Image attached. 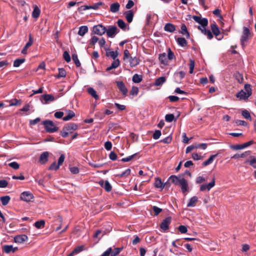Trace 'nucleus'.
<instances>
[{
  "mask_svg": "<svg viewBox=\"0 0 256 256\" xmlns=\"http://www.w3.org/2000/svg\"><path fill=\"white\" fill-rule=\"evenodd\" d=\"M250 34V30L246 27H244L242 34L240 38L241 44L244 46V43L248 40Z\"/></svg>",
  "mask_w": 256,
  "mask_h": 256,
  "instance_id": "20e7f679",
  "label": "nucleus"
},
{
  "mask_svg": "<svg viewBox=\"0 0 256 256\" xmlns=\"http://www.w3.org/2000/svg\"><path fill=\"white\" fill-rule=\"evenodd\" d=\"M245 163L249 164L252 167L256 168V157L250 156V159L246 160Z\"/></svg>",
  "mask_w": 256,
  "mask_h": 256,
  "instance_id": "5701e85b",
  "label": "nucleus"
},
{
  "mask_svg": "<svg viewBox=\"0 0 256 256\" xmlns=\"http://www.w3.org/2000/svg\"><path fill=\"white\" fill-rule=\"evenodd\" d=\"M92 31L96 34L102 36L106 32V28L102 24H98L93 27Z\"/></svg>",
  "mask_w": 256,
  "mask_h": 256,
  "instance_id": "7ed1b4c3",
  "label": "nucleus"
},
{
  "mask_svg": "<svg viewBox=\"0 0 256 256\" xmlns=\"http://www.w3.org/2000/svg\"><path fill=\"white\" fill-rule=\"evenodd\" d=\"M185 74H186L184 72L182 71H180L178 72L175 73L174 76L176 78H180V80H182L184 77Z\"/></svg>",
  "mask_w": 256,
  "mask_h": 256,
  "instance_id": "680f3d73",
  "label": "nucleus"
},
{
  "mask_svg": "<svg viewBox=\"0 0 256 256\" xmlns=\"http://www.w3.org/2000/svg\"><path fill=\"white\" fill-rule=\"evenodd\" d=\"M237 98H240V100L248 99L250 96H248V94L246 93L244 90H241L236 94Z\"/></svg>",
  "mask_w": 256,
  "mask_h": 256,
  "instance_id": "412c9836",
  "label": "nucleus"
},
{
  "mask_svg": "<svg viewBox=\"0 0 256 256\" xmlns=\"http://www.w3.org/2000/svg\"><path fill=\"white\" fill-rule=\"evenodd\" d=\"M164 30L168 32H173L176 30V27L174 24L170 23H168L164 26Z\"/></svg>",
  "mask_w": 256,
  "mask_h": 256,
  "instance_id": "6ab92c4d",
  "label": "nucleus"
},
{
  "mask_svg": "<svg viewBox=\"0 0 256 256\" xmlns=\"http://www.w3.org/2000/svg\"><path fill=\"white\" fill-rule=\"evenodd\" d=\"M178 185L180 186L182 192L183 193H184L187 191L188 188V183L184 178H180V181Z\"/></svg>",
  "mask_w": 256,
  "mask_h": 256,
  "instance_id": "f8f14e48",
  "label": "nucleus"
},
{
  "mask_svg": "<svg viewBox=\"0 0 256 256\" xmlns=\"http://www.w3.org/2000/svg\"><path fill=\"white\" fill-rule=\"evenodd\" d=\"M49 155V153L48 152H42L40 157L39 162L41 164H46L48 160V156Z\"/></svg>",
  "mask_w": 256,
  "mask_h": 256,
  "instance_id": "2eb2a0df",
  "label": "nucleus"
},
{
  "mask_svg": "<svg viewBox=\"0 0 256 256\" xmlns=\"http://www.w3.org/2000/svg\"><path fill=\"white\" fill-rule=\"evenodd\" d=\"M60 168V166H58V164H56V162H52L51 165L49 167L50 170H56Z\"/></svg>",
  "mask_w": 256,
  "mask_h": 256,
  "instance_id": "e2e57ef3",
  "label": "nucleus"
},
{
  "mask_svg": "<svg viewBox=\"0 0 256 256\" xmlns=\"http://www.w3.org/2000/svg\"><path fill=\"white\" fill-rule=\"evenodd\" d=\"M8 166L14 170H18L20 168V164L16 162H12L8 164Z\"/></svg>",
  "mask_w": 256,
  "mask_h": 256,
  "instance_id": "603ef678",
  "label": "nucleus"
},
{
  "mask_svg": "<svg viewBox=\"0 0 256 256\" xmlns=\"http://www.w3.org/2000/svg\"><path fill=\"white\" fill-rule=\"evenodd\" d=\"M120 32L119 30L115 26H109L108 28H106V34L108 37L114 38L116 34Z\"/></svg>",
  "mask_w": 256,
  "mask_h": 256,
  "instance_id": "39448f33",
  "label": "nucleus"
},
{
  "mask_svg": "<svg viewBox=\"0 0 256 256\" xmlns=\"http://www.w3.org/2000/svg\"><path fill=\"white\" fill-rule=\"evenodd\" d=\"M106 51V56H110L114 60L116 59L118 56V53L116 52L110 51L109 49L104 48Z\"/></svg>",
  "mask_w": 256,
  "mask_h": 256,
  "instance_id": "cd10ccee",
  "label": "nucleus"
},
{
  "mask_svg": "<svg viewBox=\"0 0 256 256\" xmlns=\"http://www.w3.org/2000/svg\"><path fill=\"white\" fill-rule=\"evenodd\" d=\"M118 26L123 30H126V24L125 22L122 19H119L117 22Z\"/></svg>",
  "mask_w": 256,
  "mask_h": 256,
  "instance_id": "a19ab883",
  "label": "nucleus"
},
{
  "mask_svg": "<svg viewBox=\"0 0 256 256\" xmlns=\"http://www.w3.org/2000/svg\"><path fill=\"white\" fill-rule=\"evenodd\" d=\"M158 58L162 64H164V65L168 64V58L166 53L164 52L162 54H160Z\"/></svg>",
  "mask_w": 256,
  "mask_h": 256,
  "instance_id": "a878e982",
  "label": "nucleus"
},
{
  "mask_svg": "<svg viewBox=\"0 0 256 256\" xmlns=\"http://www.w3.org/2000/svg\"><path fill=\"white\" fill-rule=\"evenodd\" d=\"M104 188L108 192H110L112 190V186L110 185L108 180H105Z\"/></svg>",
  "mask_w": 256,
  "mask_h": 256,
  "instance_id": "09e8293b",
  "label": "nucleus"
},
{
  "mask_svg": "<svg viewBox=\"0 0 256 256\" xmlns=\"http://www.w3.org/2000/svg\"><path fill=\"white\" fill-rule=\"evenodd\" d=\"M175 58V56L174 55V52L172 51V50L169 48L168 49V58L169 60H172Z\"/></svg>",
  "mask_w": 256,
  "mask_h": 256,
  "instance_id": "338daca9",
  "label": "nucleus"
},
{
  "mask_svg": "<svg viewBox=\"0 0 256 256\" xmlns=\"http://www.w3.org/2000/svg\"><path fill=\"white\" fill-rule=\"evenodd\" d=\"M42 98L45 101L46 104L53 102L57 98H56L53 95L50 94H43L42 96Z\"/></svg>",
  "mask_w": 256,
  "mask_h": 256,
  "instance_id": "dca6fc26",
  "label": "nucleus"
},
{
  "mask_svg": "<svg viewBox=\"0 0 256 256\" xmlns=\"http://www.w3.org/2000/svg\"><path fill=\"white\" fill-rule=\"evenodd\" d=\"M168 181L176 185H178L180 181V178H179L175 175H172L168 179Z\"/></svg>",
  "mask_w": 256,
  "mask_h": 256,
  "instance_id": "bb28decb",
  "label": "nucleus"
},
{
  "mask_svg": "<svg viewBox=\"0 0 256 256\" xmlns=\"http://www.w3.org/2000/svg\"><path fill=\"white\" fill-rule=\"evenodd\" d=\"M10 198L8 196H3L0 198V200L3 206L7 205L10 202Z\"/></svg>",
  "mask_w": 256,
  "mask_h": 256,
  "instance_id": "4c0bfd02",
  "label": "nucleus"
},
{
  "mask_svg": "<svg viewBox=\"0 0 256 256\" xmlns=\"http://www.w3.org/2000/svg\"><path fill=\"white\" fill-rule=\"evenodd\" d=\"M162 134L161 131L160 130H156L152 135V138L154 140L158 139Z\"/></svg>",
  "mask_w": 256,
  "mask_h": 256,
  "instance_id": "4d7b16f0",
  "label": "nucleus"
},
{
  "mask_svg": "<svg viewBox=\"0 0 256 256\" xmlns=\"http://www.w3.org/2000/svg\"><path fill=\"white\" fill-rule=\"evenodd\" d=\"M254 143V141L250 140L246 143L241 144H236V145H232L230 146V148L234 150H239L244 149L250 145H252Z\"/></svg>",
  "mask_w": 256,
  "mask_h": 256,
  "instance_id": "1a4fd4ad",
  "label": "nucleus"
},
{
  "mask_svg": "<svg viewBox=\"0 0 256 256\" xmlns=\"http://www.w3.org/2000/svg\"><path fill=\"white\" fill-rule=\"evenodd\" d=\"M129 62L132 67L135 66L139 64V60L136 56L134 58L131 56L130 58Z\"/></svg>",
  "mask_w": 256,
  "mask_h": 256,
  "instance_id": "e433bc0d",
  "label": "nucleus"
},
{
  "mask_svg": "<svg viewBox=\"0 0 256 256\" xmlns=\"http://www.w3.org/2000/svg\"><path fill=\"white\" fill-rule=\"evenodd\" d=\"M78 126L74 123H70L64 126L60 132V134L63 138H66L69 134H72L74 130H77Z\"/></svg>",
  "mask_w": 256,
  "mask_h": 256,
  "instance_id": "f257e3e1",
  "label": "nucleus"
},
{
  "mask_svg": "<svg viewBox=\"0 0 256 256\" xmlns=\"http://www.w3.org/2000/svg\"><path fill=\"white\" fill-rule=\"evenodd\" d=\"M176 40L178 44L182 47L186 46L188 44L187 41L184 38H178Z\"/></svg>",
  "mask_w": 256,
  "mask_h": 256,
  "instance_id": "c9c22d12",
  "label": "nucleus"
},
{
  "mask_svg": "<svg viewBox=\"0 0 256 256\" xmlns=\"http://www.w3.org/2000/svg\"><path fill=\"white\" fill-rule=\"evenodd\" d=\"M20 104H21L20 100H18L16 98H14L10 100V106H13L20 105Z\"/></svg>",
  "mask_w": 256,
  "mask_h": 256,
  "instance_id": "5fc2aeb1",
  "label": "nucleus"
},
{
  "mask_svg": "<svg viewBox=\"0 0 256 256\" xmlns=\"http://www.w3.org/2000/svg\"><path fill=\"white\" fill-rule=\"evenodd\" d=\"M12 245H4L3 246L4 251L6 253L8 254L10 252H12Z\"/></svg>",
  "mask_w": 256,
  "mask_h": 256,
  "instance_id": "864d4df0",
  "label": "nucleus"
},
{
  "mask_svg": "<svg viewBox=\"0 0 256 256\" xmlns=\"http://www.w3.org/2000/svg\"><path fill=\"white\" fill-rule=\"evenodd\" d=\"M172 218L168 216L164 218L162 222L160 227L163 231H166L169 228V225L171 223Z\"/></svg>",
  "mask_w": 256,
  "mask_h": 256,
  "instance_id": "6e6552de",
  "label": "nucleus"
},
{
  "mask_svg": "<svg viewBox=\"0 0 256 256\" xmlns=\"http://www.w3.org/2000/svg\"><path fill=\"white\" fill-rule=\"evenodd\" d=\"M67 115L62 118L64 121L69 120L75 116L74 112L71 110H67Z\"/></svg>",
  "mask_w": 256,
  "mask_h": 256,
  "instance_id": "c756f323",
  "label": "nucleus"
},
{
  "mask_svg": "<svg viewBox=\"0 0 256 256\" xmlns=\"http://www.w3.org/2000/svg\"><path fill=\"white\" fill-rule=\"evenodd\" d=\"M33 43V39L32 38V36L30 34L28 36V41L25 45L24 47L23 48V49L22 50V53L23 54H26L28 48Z\"/></svg>",
  "mask_w": 256,
  "mask_h": 256,
  "instance_id": "ddd939ff",
  "label": "nucleus"
},
{
  "mask_svg": "<svg viewBox=\"0 0 256 256\" xmlns=\"http://www.w3.org/2000/svg\"><path fill=\"white\" fill-rule=\"evenodd\" d=\"M88 93L90 94L93 98H94L96 100H98L99 97L96 94V91L92 88H89L88 89Z\"/></svg>",
  "mask_w": 256,
  "mask_h": 256,
  "instance_id": "58836bf2",
  "label": "nucleus"
},
{
  "mask_svg": "<svg viewBox=\"0 0 256 256\" xmlns=\"http://www.w3.org/2000/svg\"><path fill=\"white\" fill-rule=\"evenodd\" d=\"M88 32V27L86 26H82L79 28L78 34L81 36H83Z\"/></svg>",
  "mask_w": 256,
  "mask_h": 256,
  "instance_id": "b1692460",
  "label": "nucleus"
},
{
  "mask_svg": "<svg viewBox=\"0 0 256 256\" xmlns=\"http://www.w3.org/2000/svg\"><path fill=\"white\" fill-rule=\"evenodd\" d=\"M20 198L22 200L26 202H29L34 198V196L32 192L26 191L24 192L21 194Z\"/></svg>",
  "mask_w": 256,
  "mask_h": 256,
  "instance_id": "423d86ee",
  "label": "nucleus"
},
{
  "mask_svg": "<svg viewBox=\"0 0 256 256\" xmlns=\"http://www.w3.org/2000/svg\"><path fill=\"white\" fill-rule=\"evenodd\" d=\"M166 82V78L164 76H161L155 80L154 85L156 86H162Z\"/></svg>",
  "mask_w": 256,
  "mask_h": 256,
  "instance_id": "c85d7f7f",
  "label": "nucleus"
},
{
  "mask_svg": "<svg viewBox=\"0 0 256 256\" xmlns=\"http://www.w3.org/2000/svg\"><path fill=\"white\" fill-rule=\"evenodd\" d=\"M198 200V198L196 196L191 198L187 204V207H194L196 205V203Z\"/></svg>",
  "mask_w": 256,
  "mask_h": 256,
  "instance_id": "393cba45",
  "label": "nucleus"
},
{
  "mask_svg": "<svg viewBox=\"0 0 256 256\" xmlns=\"http://www.w3.org/2000/svg\"><path fill=\"white\" fill-rule=\"evenodd\" d=\"M215 185V178H214L212 179V182H210L208 184H203L200 186V190L202 192L206 190H208L209 191L212 188H213Z\"/></svg>",
  "mask_w": 256,
  "mask_h": 256,
  "instance_id": "9b49d317",
  "label": "nucleus"
},
{
  "mask_svg": "<svg viewBox=\"0 0 256 256\" xmlns=\"http://www.w3.org/2000/svg\"><path fill=\"white\" fill-rule=\"evenodd\" d=\"M28 239V237L26 234H21L16 236L14 238V240L16 242L22 243Z\"/></svg>",
  "mask_w": 256,
  "mask_h": 256,
  "instance_id": "4468645a",
  "label": "nucleus"
},
{
  "mask_svg": "<svg viewBox=\"0 0 256 256\" xmlns=\"http://www.w3.org/2000/svg\"><path fill=\"white\" fill-rule=\"evenodd\" d=\"M84 250V246H79L76 247L71 252L72 256L77 254Z\"/></svg>",
  "mask_w": 256,
  "mask_h": 256,
  "instance_id": "473e14b6",
  "label": "nucleus"
},
{
  "mask_svg": "<svg viewBox=\"0 0 256 256\" xmlns=\"http://www.w3.org/2000/svg\"><path fill=\"white\" fill-rule=\"evenodd\" d=\"M138 88L136 86H132L130 91V94L132 96H136L138 93Z\"/></svg>",
  "mask_w": 256,
  "mask_h": 256,
  "instance_id": "6e6d98bb",
  "label": "nucleus"
},
{
  "mask_svg": "<svg viewBox=\"0 0 256 256\" xmlns=\"http://www.w3.org/2000/svg\"><path fill=\"white\" fill-rule=\"evenodd\" d=\"M42 124L44 126V129L47 132L54 133L58 132V128L50 120H44Z\"/></svg>",
  "mask_w": 256,
  "mask_h": 256,
  "instance_id": "f03ea898",
  "label": "nucleus"
},
{
  "mask_svg": "<svg viewBox=\"0 0 256 256\" xmlns=\"http://www.w3.org/2000/svg\"><path fill=\"white\" fill-rule=\"evenodd\" d=\"M40 10L38 6H35L32 12V16L34 18H38L40 14Z\"/></svg>",
  "mask_w": 256,
  "mask_h": 256,
  "instance_id": "2f4dec72",
  "label": "nucleus"
},
{
  "mask_svg": "<svg viewBox=\"0 0 256 256\" xmlns=\"http://www.w3.org/2000/svg\"><path fill=\"white\" fill-rule=\"evenodd\" d=\"M138 154V153H135L134 154L128 156L127 158H122L121 160V161L122 162H128L132 160V158H135V157Z\"/></svg>",
  "mask_w": 256,
  "mask_h": 256,
  "instance_id": "de8ad7c7",
  "label": "nucleus"
},
{
  "mask_svg": "<svg viewBox=\"0 0 256 256\" xmlns=\"http://www.w3.org/2000/svg\"><path fill=\"white\" fill-rule=\"evenodd\" d=\"M120 65V60L118 59H115L111 64V65L108 67L106 69V71H110L112 69L116 68Z\"/></svg>",
  "mask_w": 256,
  "mask_h": 256,
  "instance_id": "aec40b11",
  "label": "nucleus"
},
{
  "mask_svg": "<svg viewBox=\"0 0 256 256\" xmlns=\"http://www.w3.org/2000/svg\"><path fill=\"white\" fill-rule=\"evenodd\" d=\"M116 83L118 88L120 91L122 95L126 96L127 95L128 90L124 82L122 81H118L116 82Z\"/></svg>",
  "mask_w": 256,
  "mask_h": 256,
  "instance_id": "9d476101",
  "label": "nucleus"
},
{
  "mask_svg": "<svg viewBox=\"0 0 256 256\" xmlns=\"http://www.w3.org/2000/svg\"><path fill=\"white\" fill-rule=\"evenodd\" d=\"M218 154L212 155L206 161L202 163V165L204 166H206L210 164L212 162L214 159L217 156Z\"/></svg>",
  "mask_w": 256,
  "mask_h": 256,
  "instance_id": "72a5a7b5",
  "label": "nucleus"
},
{
  "mask_svg": "<svg viewBox=\"0 0 256 256\" xmlns=\"http://www.w3.org/2000/svg\"><path fill=\"white\" fill-rule=\"evenodd\" d=\"M178 230L182 234H185L188 231L187 228L184 225H180V226H179L178 228Z\"/></svg>",
  "mask_w": 256,
  "mask_h": 256,
  "instance_id": "69168bd1",
  "label": "nucleus"
},
{
  "mask_svg": "<svg viewBox=\"0 0 256 256\" xmlns=\"http://www.w3.org/2000/svg\"><path fill=\"white\" fill-rule=\"evenodd\" d=\"M124 14L127 22L130 23L132 21L134 16L133 12L132 10H129L126 12Z\"/></svg>",
  "mask_w": 256,
  "mask_h": 256,
  "instance_id": "a211bd4d",
  "label": "nucleus"
},
{
  "mask_svg": "<svg viewBox=\"0 0 256 256\" xmlns=\"http://www.w3.org/2000/svg\"><path fill=\"white\" fill-rule=\"evenodd\" d=\"M123 248H116L114 250L112 248L111 256H116L120 254Z\"/></svg>",
  "mask_w": 256,
  "mask_h": 256,
  "instance_id": "79ce46f5",
  "label": "nucleus"
},
{
  "mask_svg": "<svg viewBox=\"0 0 256 256\" xmlns=\"http://www.w3.org/2000/svg\"><path fill=\"white\" fill-rule=\"evenodd\" d=\"M199 24H200L202 27H206L208 24V20L206 18H201Z\"/></svg>",
  "mask_w": 256,
  "mask_h": 256,
  "instance_id": "0e129e2a",
  "label": "nucleus"
},
{
  "mask_svg": "<svg viewBox=\"0 0 256 256\" xmlns=\"http://www.w3.org/2000/svg\"><path fill=\"white\" fill-rule=\"evenodd\" d=\"M58 78H64L66 76V71L63 68H58Z\"/></svg>",
  "mask_w": 256,
  "mask_h": 256,
  "instance_id": "3c124183",
  "label": "nucleus"
},
{
  "mask_svg": "<svg viewBox=\"0 0 256 256\" xmlns=\"http://www.w3.org/2000/svg\"><path fill=\"white\" fill-rule=\"evenodd\" d=\"M63 58L67 62H68L70 61V56L67 51L64 52L63 54Z\"/></svg>",
  "mask_w": 256,
  "mask_h": 256,
  "instance_id": "052dcab7",
  "label": "nucleus"
},
{
  "mask_svg": "<svg viewBox=\"0 0 256 256\" xmlns=\"http://www.w3.org/2000/svg\"><path fill=\"white\" fill-rule=\"evenodd\" d=\"M174 114H167L165 116V120L168 122H172L174 120Z\"/></svg>",
  "mask_w": 256,
  "mask_h": 256,
  "instance_id": "13d9d810",
  "label": "nucleus"
},
{
  "mask_svg": "<svg viewBox=\"0 0 256 256\" xmlns=\"http://www.w3.org/2000/svg\"><path fill=\"white\" fill-rule=\"evenodd\" d=\"M72 59L74 60L75 64L77 67H80V62L78 60V56L76 54H72Z\"/></svg>",
  "mask_w": 256,
  "mask_h": 256,
  "instance_id": "49530a36",
  "label": "nucleus"
},
{
  "mask_svg": "<svg viewBox=\"0 0 256 256\" xmlns=\"http://www.w3.org/2000/svg\"><path fill=\"white\" fill-rule=\"evenodd\" d=\"M244 92L248 94V96H250L252 94L251 86L250 84H246L244 85Z\"/></svg>",
  "mask_w": 256,
  "mask_h": 256,
  "instance_id": "8fccbe9b",
  "label": "nucleus"
},
{
  "mask_svg": "<svg viewBox=\"0 0 256 256\" xmlns=\"http://www.w3.org/2000/svg\"><path fill=\"white\" fill-rule=\"evenodd\" d=\"M120 5L118 2L112 4L110 6V10L112 12H117L120 10Z\"/></svg>",
  "mask_w": 256,
  "mask_h": 256,
  "instance_id": "7c9ffc66",
  "label": "nucleus"
},
{
  "mask_svg": "<svg viewBox=\"0 0 256 256\" xmlns=\"http://www.w3.org/2000/svg\"><path fill=\"white\" fill-rule=\"evenodd\" d=\"M45 222L44 220L37 221L34 223V226L38 228H41L44 227Z\"/></svg>",
  "mask_w": 256,
  "mask_h": 256,
  "instance_id": "c03bdc74",
  "label": "nucleus"
},
{
  "mask_svg": "<svg viewBox=\"0 0 256 256\" xmlns=\"http://www.w3.org/2000/svg\"><path fill=\"white\" fill-rule=\"evenodd\" d=\"M69 169L72 174H77L79 172V169L76 166L70 167Z\"/></svg>",
  "mask_w": 256,
  "mask_h": 256,
  "instance_id": "774afa93",
  "label": "nucleus"
},
{
  "mask_svg": "<svg viewBox=\"0 0 256 256\" xmlns=\"http://www.w3.org/2000/svg\"><path fill=\"white\" fill-rule=\"evenodd\" d=\"M25 62L24 58H18L16 59L14 62V67H18L21 64Z\"/></svg>",
  "mask_w": 256,
  "mask_h": 256,
  "instance_id": "37998d69",
  "label": "nucleus"
},
{
  "mask_svg": "<svg viewBox=\"0 0 256 256\" xmlns=\"http://www.w3.org/2000/svg\"><path fill=\"white\" fill-rule=\"evenodd\" d=\"M168 182L166 184H164L161 179L159 178H156L155 179L154 186L156 188H160L161 190H163L165 185L167 184Z\"/></svg>",
  "mask_w": 256,
  "mask_h": 256,
  "instance_id": "f3484780",
  "label": "nucleus"
},
{
  "mask_svg": "<svg viewBox=\"0 0 256 256\" xmlns=\"http://www.w3.org/2000/svg\"><path fill=\"white\" fill-rule=\"evenodd\" d=\"M242 114L245 118L251 120V116L250 113L248 110H244L242 111Z\"/></svg>",
  "mask_w": 256,
  "mask_h": 256,
  "instance_id": "a18cd8bd",
  "label": "nucleus"
},
{
  "mask_svg": "<svg viewBox=\"0 0 256 256\" xmlns=\"http://www.w3.org/2000/svg\"><path fill=\"white\" fill-rule=\"evenodd\" d=\"M132 80L134 83H140L142 80V76L138 75V74H134L133 76Z\"/></svg>",
  "mask_w": 256,
  "mask_h": 256,
  "instance_id": "ea45409f",
  "label": "nucleus"
},
{
  "mask_svg": "<svg viewBox=\"0 0 256 256\" xmlns=\"http://www.w3.org/2000/svg\"><path fill=\"white\" fill-rule=\"evenodd\" d=\"M180 29H181L180 33L182 35H185L187 38H190V34L187 30V28H186V26L184 24H183L181 25Z\"/></svg>",
  "mask_w": 256,
  "mask_h": 256,
  "instance_id": "4be33fe9",
  "label": "nucleus"
},
{
  "mask_svg": "<svg viewBox=\"0 0 256 256\" xmlns=\"http://www.w3.org/2000/svg\"><path fill=\"white\" fill-rule=\"evenodd\" d=\"M210 28L214 34L216 38L218 40H220L223 38L222 36H219L220 34V30L218 26L215 22H214L210 24Z\"/></svg>",
  "mask_w": 256,
  "mask_h": 256,
  "instance_id": "0eeeda50",
  "label": "nucleus"
},
{
  "mask_svg": "<svg viewBox=\"0 0 256 256\" xmlns=\"http://www.w3.org/2000/svg\"><path fill=\"white\" fill-rule=\"evenodd\" d=\"M172 140V138L171 135H170V136H168L166 137V138H164L162 140H160V142H162L164 143V144H168L171 142Z\"/></svg>",
  "mask_w": 256,
  "mask_h": 256,
  "instance_id": "bf43d9fd",
  "label": "nucleus"
},
{
  "mask_svg": "<svg viewBox=\"0 0 256 256\" xmlns=\"http://www.w3.org/2000/svg\"><path fill=\"white\" fill-rule=\"evenodd\" d=\"M234 77L237 80L238 82L239 83H242L244 80L243 75L242 74H240L238 72H236L234 74Z\"/></svg>",
  "mask_w": 256,
  "mask_h": 256,
  "instance_id": "f704fd0d",
  "label": "nucleus"
}]
</instances>
